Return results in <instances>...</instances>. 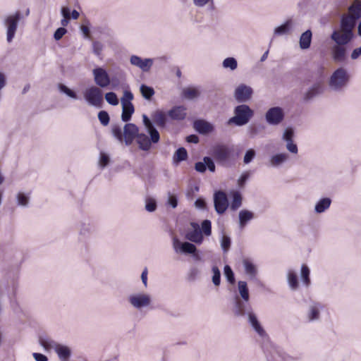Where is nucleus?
Listing matches in <instances>:
<instances>
[{"mask_svg": "<svg viewBox=\"0 0 361 361\" xmlns=\"http://www.w3.org/2000/svg\"><path fill=\"white\" fill-rule=\"evenodd\" d=\"M187 158V150L184 147H180L176 151L173 159L174 162L179 163L180 161L186 160Z\"/></svg>", "mask_w": 361, "mask_h": 361, "instance_id": "obj_37", "label": "nucleus"}, {"mask_svg": "<svg viewBox=\"0 0 361 361\" xmlns=\"http://www.w3.org/2000/svg\"><path fill=\"white\" fill-rule=\"evenodd\" d=\"M242 204V197L240 193L235 192L233 196V200L231 204V209L233 211L236 210L241 206Z\"/></svg>", "mask_w": 361, "mask_h": 361, "instance_id": "obj_42", "label": "nucleus"}, {"mask_svg": "<svg viewBox=\"0 0 361 361\" xmlns=\"http://www.w3.org/2000/svg\"><path fill=\"white\" fill-rule=\"evenodd\" d=\"M286 149L293 154H297L298 152V147L295 143H293V141L288 142L286 143Z\"/></svg>", "mask_w": 361, "mask_h": 361, "instance_id": "obj_61", "label": "nucleus"}, {"mask_svg": "<svg viewBox=\"0 0 361 361\" xmlns=\"http://www.w3.org/2000/svg\"><path fill=\"white\" fill-rule=\"evenodd\" d=\"M67 32V30L64 27L58 28L54 34V37L56 40H59L62 38V37Z\"/></svg>", "mask_w": 361, "mask_h": 361, "instance_id": "obj_58", "label": "nucleus"}, {"mask_svg": "<svg viewBox=\"0 0 361 361\" xmlns=\"http://www.w3.org/2000/svg\"><path fill=\"white\" fill-rule=\"evenodd\" d=\"M154 123L159 128H164L166 124L167 116L162 111H156L152 115Z\"/></svg>", "mask_w": 361, "mask_h": 361, "instance_id": "obj_26", "label": "nucleus"}, {"mask_svg": "<svg viewBox=\"0 0 361 361\" xmlns=\"http://www.w3.org/2000/svg\"><path fill=\"white\" fill-rule=\"evenodd\" d=\"M301 278L305 286H309L310 284V269L305 264H302L301 267Z\"/></svg>", "mask_w": 361, "mask_h": 361, "instance_id": "obj_40", "label": "nucleus"}, {"mask_svg": "<svg viewBox=\"0 0 361 361\" xmlns=\"http://www.w3.org/2000/svg\"><path fill=\"white\" fill-rule=\"evenodd\" d=\"M322 309L321 304L313 302L310 305L307 317L309 321H314L319 318L320 310Z\"/></svg>", "mask_w": 361, "mask_h": 361, "instance_id": "obj_29", "label": "nucleus"}, {"mask_svg": "<svg viewBox=\"0 0 361 361\" xmlns=\"http://www.w3.org/2000/svg\"><path fill=\"white\" fill-rule=\"evenodd\" d=\"M349 13L341 19L340 29L353 33L357 20L361 18V1L355 0L348 8Z\"/></svg>", "mask_w": 361, "mask_h": 361, "instance_id": "obj_3", "label": "nucleus"}, {"mask_svg": "<svg viewBox=\"0 0 361 361\" xmlns=\"http://www.w3.org/2000/svg\"><path fill=\"white\" fill-rule=\"evenodd\" d=\"M105 99L109 104L113 106H116L118 104V99L116 94L113 92L106 93Z\"/></svg>", "mask_w": 361, "mask_h": 361, "instance_id": "obj_49", "label": "nucleus"}, {"mask_svg": "<svg viewBox=\"0 0 361 361\" xmlns=\"http://www.w3.org/2000/svg\"><path fill=\"white\" fill-rule=\"evenodd\" d=\"M293 130L292 128H286L283 134V140L286 142L293 141Z\"/></svg>", "mask_w": 361, "mask_h": 361, "instance_id": "obj_57", "label": "nucleus"}, {"mask_svg": "<svg viewBox=\"0 0 361 361\" xmlns=\"http://www.w3.org/2000/svg\"><path fill=\"white\" fill-rule=\"evenodd\" d=\"M59 90L61 92L64 93L68 97H71L72 99H78V96H77L76 93L74 91H73L71 89H69L65 85L59 84Z\"/></svg>", "mask_w": 361, "mask_h": 361, "instance_id": "obj_44", "label": "nucleus"}, {"mask_svg": "<svg viewBox=\"0 0 361 361\" xmlns=\"http://www.w3.org/2000/svg\"><path fill=\"white\" fill-rule=\"evenodd\" d=\"M195 205L198 209H204L206 207V202L203 199L199 198L195 202Z\"/></svg>", "mask_w": 361, "mask_h": 361, "instance_id": "obj_63", "label": "nucleus"}, {"mask_svg": "<svg viewBox=\"0 0 361 361\" xmlns=\"http://www.w3.org/2000/svg\"><path fill=\"white\" fill-rule=\"evenodd\" d=\"M331 203V200L330 198H322L316 204L314 210L317 213H322L330 207Z\"/></svg>", "mask_w": 361, "mask_h": 361, "instance_id": "obj_34", "label": "nucleus"}, {"mask_svg": "<svg viewBox=\"0 0 361 361\" xmlns=\"http://www.w3.org/2000/svg\"><path fill=\"white\" fill-rule=\"evenodd\" d=\"M83 96L89 105L97 109L102 107L103 94L102 90L98 87L91 86L87 88L83 92Z\"/></svg>", "mask_w": 361, "mask_h": 361, "instance_id": "obj_7", "label": "nucleus"}, {"mask_svg": "<svg viewBox=\"0 0 361 361\" xmlns=\"http://www.w3.org/2000/svg\"><path fill=\"white\" fill-rule=\"evenodd\" d=\"M239 226L240 228H243L247 223L250 221H251L252 219H254L255 215L254 213L247 210V209H243L240 211L239 214Z\"/></svg>", "mask_w": 361, "mask_h": 361, "instance_id": "obj_28", "label": "nucleus"}, {"mask_svg": "<svg viewBox=\"0 0 361 361\" xmlns=\"http://www.w3.org/2000/svg\"><path fill=\"white\" fill-rule=\"evenodd\" d=\"M140 89L142 96L146 99H151V98L154 94V90L152 87L147 86L146 85H141Z\"/></svg>", "mask_w": 361, "mask_h": 361, "instance_id": "obj_38", "label": "nucleus"}, {"mask_svg": "<svg viewBox=\"0 0 361 361\" xmlns=\"http://www.w3.org/2000/svg\"><path fill=\"white\" fill-rule=\"evenodd\" d=\"M361 56V46L358 48L355 49L351 53L350 57L353 60L357 59Z\"/></svg>", "mask_w": 361, "mask_h": 361, "instance_id": "obj_62", "label": "nucleus"}, {"mask_svg": "<svg viewBox=\"0 0 361 361\" xmlns=\"http://www.w3.org/2000/svg\"><path fill=\"white\" fill-rule=\"evenodd\" d=\"M122 104V114L121 119L124 122L128 121L132 116V114L134 113L135 109L133 104H125L123 102Z\"/></svg>", "mask_w": 361, "mask_h": 361, "instance_id": "obj_31", "label": "nucleus"}, {"mask_svg": "<svg viewBox=\"0 0 361 361\" xmlns=\"http://www.w3.org/2000/svg\"><path fill=\"white\" fill-rule=\"evenodd\" d=\"M265 120L269 125L278 126L284 119V111L279 106L271 107L265 114Z\"/></svg>", "mask_w": 361, "mask_h": 361, "instance_id": "obj_10", "label": "nucleus"}, {"mask_svg": "<svg viewBox=\"0 0 361 361\" xmlns=\"http://www.w3.org/2000/svg\"><path fill=\"white\" fill-rule=\"evenodd\" d=\"M287 280L290 288L295 290L298 288V280L295 272L293 270H289L287 274Z\"/></svg>", "mask_w": 361, "mask_h": 361, "instance_id": "obj_36", "label": "nucleus"}, {"mask_svg": "<svg viewBox=\"0 0 361 361\" xmlns=\"http://www.w3.org/2000/svg\"><path fill=\"white\" fill-rule=\"evenodd\" d=\"M254 116V111L246 104H240L235 107L234 116L228 120V124L237 126L246 125Z\"/></svg>", "mask_w": 361, "mask_h": 361, "instance_id": "obj_5", "label": "nucleus"}, {"mask_svg": "<svg viewBox=\"0 0 361 361\" xmlns=\"http://www.w3.org/2000/svg\"><path fill=\"white\" fill-rule=\"evenodd\" d=\"M350 76L344 68H337L331 75L329 87L334 91H341L348 84Z\"/></svg>", "mask_w": 361, "mask_h": 361, "instance_id": "obj_6", "label": "nucleus"}, {"mask_svg": "<svg viewBox=\"0 0 361 361\" xmlns=\"http://www.w3.org/2000/svg\"><path fill=\"white\" fill-rule=\"evenodd\" d=\"M109 162V157L105 153L100 154L99 165L102 167H105Z\"/></svg>", "mask_w": 361, "mask_h": 361, "instance_id": "obj_60", "label": "nucleus"}, {"mask_svg": "<svg viewBox=\"0 0 361 361\" xmlns=\"http://www.w3.org/2000/svg\"><path fill=\"white\" fill-rule=\"evenodd\" d=\"M288 154L286 153L277 154L272 156L270 159V165L276 167L282 164L288 159Z\"/></svg>", "mask_w": 361, "mask_h": 361, "instance_id": "obj_35", "label": "nucleus"}, {"mask_svg": "<svg viewBox=\"0 0 361 361\" xmlns=\"http://www.w3.org/2000/svg\"><path fill=\"white\" fill-rule=\"evenodd\" d=\"M142 120H143V123H144L145 126L147 129V131H148L149 135L151 136V140L152 141V143H157L160 139L159 132L154 127V126L152 125V122L150 121V120L149 119L147 116H146L145 114H143Z\"/></svg>", "mask_w": 361, "mask_h": 361, "instance_id": "obj_19", "label": "nucleus"}, {"mask_svg": "<svg viewBox=\"0 0 361 361\" xmlns=\"http://www.w3.org/2000/svg\"><path fill=\"white\" fill-rule=\"evenodd\" d=\"M20 20V11H16L15 13L6 16L4 19V24L7 27L6 37L8 42H11L14 38L18 23Z\"/></svg>", "mask_w": 361, "mask_h": 361, "instance_id": "obj_9", "label": "nucleus"}, {"mask_svg": "<svg viewBox=\"0 0 361 361\" xmlns=\"http://www.w3.org/2000/svg\"><path fill=\"white\" fill-rule=\"evenodd\" d=\"M190 226L192 230L188 231L185 233V238L197 245H200L204 240L202 233L200 228L199 224L195 222H191Z\"/></svg>", "mask_w": 361, "mask_h": 361, "instance_id": "obj_14", "label": "nucleus"}, {"mask_svg": "<svg viewBox=\"0 0 361 361\" xmlns=\"http://www.w3.org/2000/svg\"><path fill=\"white\" fill-rule=\"evenodd\" d=\"M222 65L225 68H229L231 71H234L237 68L238 63L235 58L228 57L223 61Z\"/></svg>", "mask_w": 361, "mask_h": 361, "instance_id": "obj_39", "label": "nucleus"}, {"mask_svg": "<svg viewBox=\"0 0 361 361\" xmlns=\"http://www.w3.org/2000/svg\"><path fill=\"white\" fill-rule=\"evenodd\" d=\"M112 134L120 142L124 141L123 130L119 126H112Z\"/></svg>", "mask_w": 361, "mask_h": 361, "instance_id": "obj_41", "label": "nucleus"}, {"mask_svg": "<svg viewBox=\"0 0 361 361\" xmlns=\"http://www.w3.org/2000/svg\"><path fill=\"white\" fill-rule=\"evenodd\" d=\"M133 99V94L132 92L129 90H125L123 92V97L121 99V104H123V102L125 104H132L131 101Z\"/></svg>", "mask_w": 361, "mask_h": 361, "instance_id": "obj_52", "label": "nucleus"}, {"mask_svg": "<svg viewBox=\"0 0 361 361\" xmlns=\"http://www.w3.org/2000/svg\"><path fill=\"white\" fill-rule=\"evenodd\" d=\"M243 265L245 274L250 279H255L257 274V268L256 265L249 259L245 258L243 260Z\"/></svg>", "mask_w": 361, "mask_h": 361, "instance_id": "obj_24", "label": "nucleus"}, {"mask_svg": "<svg viewBox=\"0 0 361 361\" xmlns=\"http://www.w3.org/2000/svg\"><path fill=\"white\" fill-rule=\"evenodd\" d=\"M255 151L252 149H248L244 156V159H243L244 163L246 164H249L250 162H251L252 161V159L255 158Z\"/></svg>", "mask_w": 361, "mask_h": 361, "instance_id": "obj_53", "label": "nucleus"}, {"mask_svg": "<svg viewBox=\"0 0 361 361\" xmlns=\"http://www.w3.org/2000/svg\"><path fill=\"white\" fill-rule=\"evenodd\" d=\"M331 39L335 42L331 47V56L334 61L343 62L346 59L347 49L345 45L354 38V33H350L341 29L334 30L331 35Z\"/></svg>", "mask_w": 361, "mask_h": 361, "instance_id": "obj_1", "label": "nucleus"}, {"mask_svg": "<svg viewBox=\"0 0 361 361\" xmlns=\"http://www.w3.org/2000/svg\"><path fill=\"white\" fill-rule=\"evenodd\" d=\"M212 282L216 286H219L221 283V272L219 268L216 266L212 267Z\"/></svg>", "mask_w": 361, "mask_h": 361, "instance_id": "obj_46", "label": "nucleus"}, {"mask_svg": "<svg viewBox=\"0 0 361 361\" xmlns=\"http://www.w3.org/2000/svg\"><path fill=\"white\" fill-rule=\"evenodd\" d=\"M195 6L197 7H203L206 4H211V9H214V0H192Z\"/></svg>", "mask_w": 361, "mask_h": 361, "instance_id": "obj_56", "label": "nucleus"}, {"mask_svg": "<svg viewBox=\"0 0 361 361\" xmlns=\"http://www.w3.org/2000/svg\"><path fill=\"white\" fill-rule=\"evenodd\" d=\"M202 233H203L205 235L209 236L212 234V224L209 220H204L202 222Z\"/></svg>", "mask_w": 361, "mask_h": 361, "instance_id": "obj_50", "label": "nucleus"}, {"mask_svg": "<svg viewBox=\"0 0 361 361\" xmlns=\"http://www.w3.org/2000/svg\"><path fill=\"white\" fill-rule=\"evenodd\" d=\"M178 245H180L181 252L185 254H195L197 251L196 246L194 244L190 242L180 243L178 239L174 238L173 247L176 252Z\"/></svg>", "mask_w": 361, "mask_h": 361, "instance_id": "obj_20", "label": "nucleus"}, {"mask_svg": "<svg viewBox=\"0 0 361 361\" xmlns=\"http://www.w3.org/2000/svg\"><path fill=\"white\" fill-rule=\"evenodd\" d=\"M194 128L200 134H207L211 133L214 128L213 126L204 120H197L193 124Z\"/></svg>", "mask_w": 361, "mask_h": 361, "instance_id": "obj_22", "label": "nucleus"}, {"mask_svg": "<svg viewBox=\"0 0 361 361\" xmlns=\"http://www.w3.org/2000/svg\"><path fill=\"white\" fill-rule=\"evenodd\" d=\"M293 27L292 20H286L283 25L276 27L274 29V33L275 35H283L290 32Z\"/></svg>", "mask_w": 361, "mask_h": 361, "instance_id": "obj_32", "label": "nucleus"}, {"mask_svg": "<svg viewBox=\"0 0 361 361\" xmlns=\"http://www.w3.org/2000/svg\"><path fill=\"white\" fill-rule=\"evenodd\" d=\"M169 116L173 120H183L186 117V108L184 106H176L168 112Z\"/></svg>", "mask_w": 361, "mask_h": 361, "instance_id": "obj_21", "label": "nucleus"}, {"mask_svg": "<svg viewBox=\"0 0 361 361\" xmlns=\"http://www.w3.org/2000/svg\"><path fill=\"white\" fill-rule=\"evenodd\" d=\"M18 205L27 207L29 203V196L23 192H18L16 195Z\"/></svg>", "mask_w": 361, "mask_h": 361, "instance_id": "obj_43", "label": "nucleus"}, {"mask_svg": "<svg viewBox=\"0 0 361 361\" xmlns=\"http://www.w3.org/2000/svg\"><path fill=\"white\" fill-rule=\"evenodd\" d=\"M215 211L219 214H224L228 207V201L226 193L223 191H217L214 195Z\"/></svg>", "mask_w": 361, "mask_h": 361, "instance_id": "obj_13", "label": "nucleus"}, {"mask_svg": "<svg viewBox=\"0 0 361 361\" xmlns=\"http://www.w3.org/2000/svg\"><path fill=\"white\" fill-rule=\"evenodd\" d=\"M39 341L46 350H54L61 361H69L72 354L69 347L58 343L48 337H40Z\"/></svg>", "mask_w": 361, "mask_h": 361, "instance_id": "obj_4", "label": "nucleus"}, {"mask_svg": "<svg viewBox=\"0 0 361 361\" xmlns=\"http://www.w3.org/2000/svg\"><path fill=\"white\" fill-rule=\"evenodd\" d=\"M168 204L171 206L173 208H176L178 205V200L176 195H171L170 192L168 193Z\"/></svg>", "mask_w": 361, "mask_h": 361, "instance_id": "obj_59", "label": "nucleus"}, {"mask_svg": "<svg viewBox=\"0 0 361 361\" xmlns=\"http://www.w3.org/2000/svg\"><path fill=\"white\" fill-rule=\"evenodd\" d=\"M224 275L226 278L227 281L231 283V284H233L235 281L233 271H232L231 268L228 265H226L224 269Z\"/></svg>", "mask_w": 361, "mask_h": 361, "instance_id": "obj_47", "label": "nucleus"}, {"mask_svg": "<svg viewBox=\"0 0 361 361\" xmlns=\"http://www.w3.org/2000/svg\"><path fill=\"white\" fill-rule=\"evenodd\" d=\"M238 289L243 300L237 298L235 302L239 300L241 302L249 303L250 295L247 283L243 281H239L238 283Z\"/></svg>", "mask_w": 361, "mask_h": 361, "instance_id": "obj_25", "label": "nucleus"}, {"mask_svg": "<svg viewBox=\"0 0 361 361\" xmlns=\"http://www.w3.org/2000/svg\"><path fill=\"white\" fill-rule=\"evenodd\" d=\"M207 168L211 172L215 171V164L212 158L209 157H204L203 158V161H198L195 164V169L200 173L205 172Z\"/></svg>", "mask_w": 361, "mask_h": 361, "instance_id": "obj_18", "label": "nucleus"}, {"mask_svg": "<svg viewBox=\"0 0 361 361\" xmlns=\"http://www.w3.org/2000/svg\"><path fill=\"white\" fill-rule=\"evenodd\" d=\"M324 92V87L320 82L314 84L305 92L304 99L306 101L313 99L314 97L321 94Z\"/></svg>", "mask_w": 361, "mask_h": 361, "instance_id": "obj_23", "label": "nucleus"}, {"mask_svg": "<svg viewBox=\"0 0 361 361\" xmlns=\"http://www.w3.org/2000/svg\"><path fill=\"white\" fill-rule=\"evenodd\" d=\"M231 149L226 145H218L213 148L212 156L219 164L226 163L230 158Z\"/></svg>", "mask_w": 361, "mask_h": 361, "instance_id": "obj_12", "label": "nucleus"}, {"mask_svg": "<svg viewBox=\"0 0 361 361\" xmlns=\"http://www.w3.org/2000/svg\"><path fill=\"white\" fill-rule=\"evenodd\" d=\"M128 300L130 304L137 310L147 307L152 303L150 295L144 293L131 294Z\"/></svg>", "mask_w": 361, "mask_h": 361, "instance_id": "obj_8", "label": "nucleus"}, {"mask_svg": "<svg viewBox=\"0 0 361 361\" xmlns=\"http://www.w3.org/2000/svg\"><path fill=\"white\" fill-rule=\"evenodd\" d=\"M145 209L147 212H152L157 209V202L154 199H147L146 201Z\"/></svg>", "mask_w": 361, "mask_h": 361, "instance_id": "obj_54", "label": "nucleus"}, {"mask_svg": "<svg viewBox=\"0 0 361 361\" xmlns=\"http://www.w3.org/2000/svg\"><path fill=\"white\" fill-rule=\"evenodd\" d=\"M33 357L36 361H47V357L43 354L34 353Z\"/></svg>", "mask_w": 361, "mask_h": 361, "instance_id": "obj_64", "label": "nucleus"}, {"mask_svg": "<svg viewBox=\"0 0 361 361\" xmlns=\"http://www.w3.org/2000/svg\"><path fill=\"white\" fill-rule=\"evenodd\" d=\"M138 128L134 123H127L123 127L124 142L126 145L132 144L138 133Z\"/></svg>", "mask_w": 361, "mask_h": 361, "instance_id": "obj_16", "label": "nucleus"}, {"mask_svg": "<svg viewBox=\"0 0 361 361\" xmlns=\"http://www.w3.org/2000/svg\"><path fill=\"white\" fill-rule=\"evenodd\" d=\"M98 119L104 126H106L109 123L110 121L109 114L106 111H100L98 113Z\"/></svg>", "mask_w": 361, "mask_h": 361, "instance_id": "obj_48", "label": "nucleus"}, {"mask_svg": "<svg viewBox=\"0 0 361 361\" xmlns=\"http://www.w3.org/2000/svg\"><path fill=\"white\" fill-rule=\"evenodd\" d=\"M312 37V33L310 30H307L305 32H304L300 37L299 44L300 49H309L311 45Z\"/></svg>", "mask_w": 361, "mask_h": 361, "instance_id": "obj_30", "label": "nucleus"}, {"mask_svg": "<svg viewBox=\"0 0 361 361\" xmlns=\"http://www.w3.org/2000/svg\"><path fill=\"white\" fill-rule=\"evenodd\" d=\"M200 95V90L197 87H186L183 90L182 96L187 99L192 100Z\"/></svg>", "mask_w": 361, "mask_h": 361, "instance_id": "obj_33", "label": "nucleus"}, {"mask_svg": "<svg viewBox=\"0 0 361 361\" xmlns=\"http://www.w3.org/2000/svg\"><path fill=\"white\" fill-rule=\"evenodd\" d=\"M231 246V238L228 235H223L221 240V247L224 252H226Z\"/></svg>", "mask_w": 361, "mask_h": 361, "instance_id": "obj_51", "label": "nucleus"}, {"mask_svg": "<svg viewBox=\"0 0 361 361\" xmlns=\"http://www.w3.org/2000/svg\"><path fill=\"white\" fill-rule=\"evenodd\" d=\"M61 14L63 18L61 20V24L63 27L67 26L71 19L70 8L68 7H62Z\"/></svg>", "mask_w": 361, "mask_h": 361, "instance_id": "obj_45", "label": "nucleus"}, {"mask_svg": "<svg viewBox=\"0 0 361 361\" xmlns=\"http://www.w3.org/2000/svg\"><path fill=\"white\" fill-rule=\"evenodd\" d=\"M252 89L246 85H240L234 92V97L238 102H245L248 101L252 96Z\"/></svg>", "mask_w": 361, "mask_h": 361, "instance_id": "obj_15", "label": "nucleus"}, {"mask_svg": "<svg viewBox=\"0 0 361 361\" xmlns=\"http://www.w3.org/2000/svg\"><path fill=\"white\" fill-rule=\"evenodd\" d=\"M137 142L140 149L143 151H149L151 148L152 141L147 135L140 133L137 136Z\"/></svg>", "mask_w": 361, "mask_h": 361, "instance_id": "obj_27", "label": "nucleus"}, {"mask_svg": "<svg viewBox=\"0 0 361 361\" xmlns=\"http://www.w3.org/2000/svg\"><path fill=\"white\" fill-rule=\"evenodd\" d=\"M233 312L238 317H247L248 322L256 333L262 338L266 337L267 334L259 322L257 316L252 312L250 303L241 302L239 300L235 302Z\"/></svg>", "mask_w": 361, "mask_h": 361, "instance_id": "obj_2", "label": "nucleus"}, {"mask_svg": "<svg viewBox=\"0 0 361 361\" xmlns=\"http://www.w3.org/2000/svg\"><path fill=\"white\" fill-rule=\"evenodd\" d=\"M92 49L94 54L99 56L103 50V44L98 41H95L92 43Z\"/></svg>", "mask_w": 361, "mask_h": 361, "instance_id": "obj_55", "label": "nucleus"}, {"mask_svg": "<svg viewBox=\"0 0 361 361\" xmlns=\"http://www.w3.org/2000/svg\"><path fill=\"white\" fill-rule=\"evenodd\" d=\"M130 61L133 66L140 68L143 72L149 71L153 65L152 59H142L141 57L136 55L131 56Z\"/></svg>", "mask_w": 361, "mask_h": 361, "instance_id": "obj_17", "label": "nucleus"}, {"mask_svg": "<svg viewBox=\"0 0 361 361\" xmlns=\"http://www.w3.org/2000/svg\"><path fill=\"white\" fill-rule=\"evenodd\" d=\"M94 81L99 88H106L111 84L110 77L106 71L101 67L92 71Z\"/></svg>", "mask_w": 361, "mask_h": 361, "instance_id": "obj_11", "label": "nucleus"}]
</instances>
